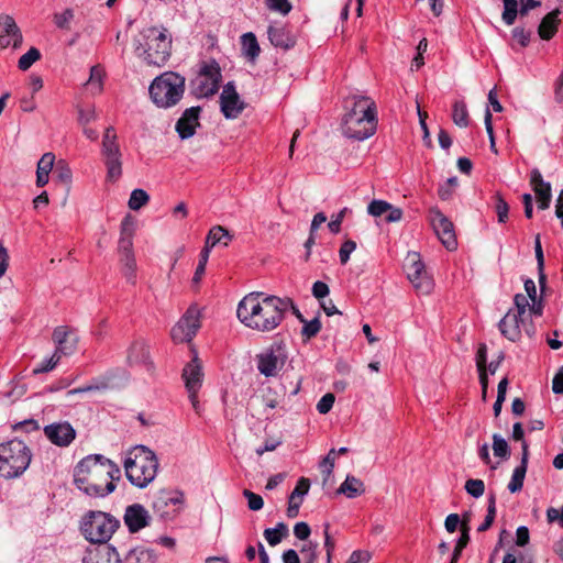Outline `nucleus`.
<instances>
[{
  "instance_id": "1",
  "label": "nucleus",
  "mask_w": 563,
  "mask_h": 563,
  "mask_svg": "<svg viewBox=\"0 0 563 563\" xmlns=\"http://www.w3.org/2000/svg\"><path fill=\"white\" fill-rule=\"evenodd\" d=\"M291 298L252 291L245 295L236 308V317L242 324L257 332L276 330L286 317V307Z\"/></svg>"
},
{
  "instance_id": "2",
  "label": "nucleus",
  "mask_w": 563,
  "mask_h": 563,
  "mask_svg": "<svg viewBox=\"0 0 563 563\" xmlns=\"http://www.w3.org/2000/svg\"><path fill=\"white\" fill-rule=\"evenodd\" d=\"M121 476L120 467L101 454L84 457L75 467L74 483L91 497H104L115 489L114 481Z\"/></svg>"
},
{
  "instance_id": "3",
  "label": "nucleus",
  "mask_w": 563,
  "mask_h": 563,
  "mask_svg": "<svg viewBox=\"0 0 563 563\" xmlns=\"http://www.w3.org/2000/svg\"><path fill=\"white\" fill-rule=\"evenodd\" d=\"M172 35L165 27L150 26L134 38V53L150 66L163 67L172 55Z\"/></svg>"
},
{
  "instance_id": "4",
  "label": "nucleus",
  "mask_w": 563,
  "mask_h": 563,
  "mask_svg": "<svg viewBox=\"0 0 563 563\" xmlns=\"http://www.w3.org/2000/svg\"><path fill=\"white\" fill-rule=\"evenodd\" d=\"M123 466L129 482L139 488H145L157 475L158 460L148 448L136 445L125 453Z\"/></svg>"
},
{
  "instance_id": "5",
  "label": "nucleus",
  "mask_w": 563,
  "mask_h": 563,
  "mask_svg": "<svg viewBox=\"0 0 563 563\" xmlns=\"http://www.w3.org/2000/svg\"><path fill=\"white\" fill-rule=\"evenodd\" d=\"M185 77L175 71H165L150 85L148 92L152 101L163 109L176 106L185 92Z\"/></svg>"
},
{
  "instance_id": "6",
  "label": "nucleus",
  "mask_w": 563,
  "mask_h": 563,
  "mask_svg": "<svg viewBox=\"0 0 563 563\" xmlns=\"http://www.w3.org/2000/svg\"><path fill=\"white\" fill-rule=\"evenodd\" d=\"M32 454L27 445L18 439L0 444V476L15 478L30 465Z\"/></svg>"
},
{
  "instance_id": "7",
  "label": "nucleus",
  "mask_w": 563,
  "mask_h": 563,
  "mask_svg": "<svg viewBox=\"0 0 563 563\" xmlns=\"http://www.w3.org/2000/svg\"><path fill=\"white\" fill-rule=\"evenodd\" d=\"M119 520L112 515L99 510H90L82 517L80 530L89 542L108 545L107 542L119 528Z\"/></svg>"
},
{
  "instance_id": "8",
  "label": "nucleus",
  "mask_w": 563,
  "mask_h": 563,
  "mask_svg": "<svg viewBox=\"0 0 563 563\" xmlns=\"http://www.w3.org/2000/svg\"><path fill=\"white\" fill-rule=\"evenodd\" d=\"M101 156L107 169L106 179L115 183L122 176V152L113 126L106 128L101 142Z\"/></svg>"
},
{
  "instance_id": "9",
  "label": "nucleus",
  "mask_w": 563,
  "mask_h": 563,
  "mask_svg": "<svg viewBox=\"0 0 563 563\" xmlns=\"http://www.w3.org/2000/svg\"><path fill=\"white\" fill-rule=\"evenodd\" d=\"M221 78V68L216 60L202 62L192 81L194 93L198 98L212 97L219 90Z\"/></svg>"
},
{
  "instance_id": "10",
  "label": "nucleus",
  "mask_w": 563,
  "mask_h": 563,
  "mask_svg": "<svg viewBox=\"0 0 563 563\" xmlns=\"http://www.w3.org/2000/svg\"><path fill=\"white\" fill-rule=\"evenodd\" d=\"M405 271L408 279L418 292L428 295L432 291L433 280L427 273L424 264L417 252H409L407 254Z\"/></svg>"
},
{
  "instance_id": "11",
  "label": "nucleus",
  "mask_w": 563,
  "mask_h": 563,
  "mask_svg": "<svg viewBox=\"0 0 563 563\" xmlns=\"http://www.w3.org/2000/svg\"><path fill=\"white\" fill-rule=\"evenodd\" d=\"M377 114L374 113L362 114L361 118L342 119L343 134L353 140L364 141L376 132Z\"/></svg>"
},
{
  "instance_id": "12",
  "label": "nucleus",
  "mask_w": 563,
  "mask_h": 563,
  "mask_svg": "<svg viewBox=\"0 0 563 563\" xmlns=\"http://www.w3.org/2000/svg\"><path fill=\"white\" fill-rule=\"evenodd\" d=\"M287 353L280 345L271 346L257 355V369L266 376H276L285 366Z\"/></svg>"
},
{
  "instance_id": "13",
  "label": "nucleus",
  "mask_w": 563,
  "mask_h": 563,
  "mask_svg": "<svg viewBox=\"0 0 563 563\" xmlns=\"http://www.w3.org/2000/svg\"><path fill=\"white\" fill-rule=\"evenodd\" d=\"M185 495L180 490H161L153 500L154 510L163 518H173L184 508Z\"/></svg>"
},
{
  "instance_id": "14",
  "label": "nucleus",
  "mask_w": 563,
  "mask_h": 563,
  "mask_svg": "<svg viewBox=\"0 0 563 563\" xmlns=\"http://www.w3.org/2000/svg\"><path fill=\"white\" fill-rule=\"evenodd\" d=\"M199 328V310L196 307H189L180 320L172 328L170 336L175 343L190 342Z\"/></svg>"
},
{
  "instance_id": "15",
  "label": "nucleus",
  "mask_w": 563,
  "mask_h": 563,
  "mask_svg": "<svg viewBox=\"0 0 563 563\" xmlns=\"http://www.w3.org/2000/svg\"><path fill=\"white\" fill-rule=\"evenodd\" d=\"M429 220L441 243L449 251L455 250L457 241L453 223L438 208L430 209Z\"/></svg>"
},
{
  "instance_id": "16",
  "label": "nucleus",
  "mask_w": 563,
  "mask_h": 563,
  "mask_svg": "<svg viewBox=\"0 0 563 563\" xmlns=\"http://www.w3.org/2000/svg\"><path fill=\"white\" fill-rule=\"evenodd\" d=\"M527 317L512 313L511 311L507 312L506 316L499 321V330L501 334L508 340L516 342L521 336V328L526 331L528 336H532L534 334V329L532 324H527Z\"/></svg>"
},
{
  "instance_id": "17",
  "label": "nucleus",
  "mask_w": 563,
  "mask_h": 563,
  "mask_svg": "<svg viewBox=\"0 0 563 563\" xmlns=\"http://www.w3.org/2000/svg\"><path fill=\"white\" fill-rule=\"evenodd\" d=\"M221 112L227 119H236L245 108V103L241 100L236 92L234 82L229 81L224 85L220 95Z\"/></svg>"
},
{
  "instance_id": "18",
  "label": "nucleus",
  "mask_w": 563,
  "mask_h": 563,
  "mask_svg": "<svg viewBox=\"0 0 563 563\" xmlns=\"http://www.w3.org/2000/svg\"><path fill=\"white\" fill-rule=\"evenodd\" d=\"M0 46L19 48L23 42V35L14 18L10 14H0Z\"/></svg>"
},
{
  "instance_id": "19",
  "label": "nucleus",
  "mask_w": 563,
  "mask_h": 563,
  "mask_svg": "<svg viewBox=\"0 0 563 563\" xmlns=\"http://www.w3.org/2000/svg\"><path fill=\"white\" fill-rule=\"evenodd\" d=\"M47 439L55 445L68 446L76 437V431L68 422H56L44 428Z\"/></svg>"
},
{
  "instance_id": "20",
  "label": "nucleus",
  "mask_w": 563,
  "mask_h": 563,
  "mask_svg": "<svg viewBox=\"0 0 563 563\" xmlns=\"http://www.w3.org/2000/svg\"><path fill=\"white\" fill-rule=\"evenodd\" d=\"M123 520L129 531L135 533L150 525L151 516L143 505L133 504L125 508Z\"/></svg>"
},
{
  "instance_id": "21",
  "label": "nucleus",
  "mask_w": 563,
  "mask_h": 563,
  "mask_svg": "<svg viewBox=\"0 0 563 563\" xmlns=\"http://www.w3.org/2000/svg\"><path fill=\"white\" fill-rule=\"evenodd\" d=\"M346 110L342 119L361 118L362 114L374 113L376 104L368 97L351 96L344 99Z\"/></svg>"
},
{
  "instance_id": "22",
  "label": "nucleus",
  "mask_w": 563,
  "mask_h": 563,
  "mask_svg": "<svg viewBox=\"0 0 563 563\" xmlns=\"http://www.w3.org/2000/svg\"><path fill=\"white\" fill-rule=\"evenodd\" d=\"M126 360L131 366L137 365L147 372H152L154 369L148 345L144 341L137 340L130 345Z\"/></svg>"
},
{
  "instance_id": "23",
  "label": "nucleus",
  "mask_w": 563,
  "mask_h": 563,
  "mask_svg": "<svg viewBox=\"0 0 563 563\" xmlns=\"http://www.w3.org/2000/svg\"><path fill=\"white\" fill-rule=\"evenodd\" d=\"M200 111V107H191L184 111L176 122V131L180 139L186 140L195 134L196 128L199 126Z\"/></svg>"
},
{
  "instance_id": "24",
  "label": "nucleus",
  "mask_w": 563,
  "mask_h": 563,
  "mask_svg": "<svg viewBox=\"0 0 563 563\" xmlns=\"http://www.w3.org/2000/svg\"><path fill=\"white\" fill-rule=\"evenodd\" d=\"M181 376L187 391H199L202 386L203 372L202 365L197 356L185 365Z\"/></svg>"
},
{
  "instance_id": "25",
  "label": "nucleus",
  "mask_w": 563,
  "mask_h": 563,
  "mask_svg": "<svg viewBox=\"0 0 563 563\" xmlns=\"http://www.w3.org/2000/svg\"><path fill=\"white\" fill-rule=\"evenodd\" d=\"M82 563H121V559L114 547L101 545L89 551L84 556Z\"/></svg>"
},
{
  "instance_id": "26",
  "label": "nucleus",
  "mask_w": 563,
  "mask_h": 563,
  "mask_svg": "<svg viewBox=\"0 0 563 563\" xmlns=\"http://www.w3.org/2000/svg\"><path fill=\"white\" fill-rule=\"evenodd\" d=\"M268 40L273 46L282 49H289L295 46L296 38L285 26L269 25L267 29Z\"/></svg>"
},
{
  "instance_id": "27",
  "label": "nucleus",
  "mask_w": 563,
  "mask_h": 563,
  "mask_svg": "<svg viewBox=\"0 0 563 563\" xmlns=\"http://www.w3.org/2000/svg\"><path fill=\"white\" fill-rule=\"evenodd\" d=\"M559 14L560 10L555 9L541 20L538 27V34L542 40L549 41L555 35L560 23Z\"/></svg>"
},
{
  "instance_id": "28",
  "label": "nucleus",
  "mask_w": 563,
  "mask_h": 563,
  "mask_svg": "<svg viewBox=\"0 0 563 563\" xmlns=\"http://www.w3.org/2000/svg\"><path fill=\"white\" fill-rule=\"evenodd\" d=\"M55 163V155L47 152L42 155L36 167V186L43 187L49 180V173L52 172Z\"/></svg>"
},
{
  "instance_id": "29",
  "label": "nucleus",
  "mask_w": 563,
  "mask_h": 563,
  "mask_svg": "<svg viewBox=\"0 0 563 563\" xmlns=\"http://www.w3.org/2000/svg\"><path fill=\"white\" fill-rule=\"evenodd\" d=\"M338 493L345 495L347 498H355L365 493L364 483L355 476L347 475L340 485Z\"/></svg>"
},
{
  "instance_id": "30",
  "label": "nucleus",
  "mask_w": 563,
  "mask_h": 563,
  "mask_svg": "<svg viewBox=\"0 0 563 563\" xmlns=\"http://www.w3.org/2000/svg\"><path fill=\"white\" fill-rule=\"evenodd\" d=\"M241 46L244 57H246L250 62H255L260 56L261 47L254 33H244L241 36Z\"/></svg>"
},
{
  "instance_id": "31",
  "label": "nucleus",
  "mask_w": 563,
  "mask_h": 563,
  "mask_svg": "<svg viewBox=\"0 0 563 563\" xmlns=\"http://www.w3.org/2000/svg\"><path fill=\"white\" fill-rule=\"evenodd\" d=\"M155 560L153 550L137 547L130 550L121 563H155Z\"/></svg>"
},
{
  "instance_id": "32",
  "label": "nucleus",
  "mask_w": 563,
  "mask_h": 563,
  "mask_svg": "<svg viewBox=\"0 0 563 563\" xmlns=\"http://www.w3.org/2000/svg\"><path fill=\"white\" fill-rule=\"evenodd\" d=\"M230 232L221 225L213 227L207 236L205 247H209V251L218 243H222L227 246L232 241Z\"/></svg>"
},
{
  "instance_id": "33",
  "label": "nucleus",
  "mask_w": 563,
  "mask_h": 563,
  "mask_svg": "<svg viewBox=\"0 0 563 563\" xmlns=\"http://www.w3.org/2000/svg\"><path fill=\"white\" fill-rule=\"evenodd\" d=\"M68 334L69 332L66 327H57L53 332V341L56 344L55 352H58L60 356L70 354L74 351V345H67Z\"/></svg>"
},
{
  "instance_id": "34",
  "label": "nucleus",
  "mask_w": 563,
  "mask_h": 563,
  "mask_svg": "<svg viewBox=\"0 0 563 563\" xmlns=\"http://www.w3.org/2000/svg\"><path fill=\"white\" fill-rule=\"evenodd\" d=\"M534 253H536V260H537V268H538V279L539 285L541 288V291L544 290L547 285V275L544 273V255L543 250L540 241V234H537L534 239Z\"/></svg>"
},
{
  "instance_id": "35",
  "label": "nucleus",
  "mask_w": 563,
  "mask_h": 563,
  "mask_svg": "<svg viewBox=\"0 0 563 563\" xmlns=\"http://www.w3.org/2000/svg\"><path fill=\"white\" fill-rule=\"evenodd\" d=\"M121 272L125 279L131 283H136V261L134 254L120 255Z\"/></svg>"
},
{
  "instance_id": "36",
  "label": "nucleus",
  "mask_w": 563,
  "mask_h": 563,
  "mask_svg": "<svg viewBox=\"0 0 563 563\" xmlns=\"http://www.w3.org/2000/svg\"><path fill=\"white\" fill-rule=\"evenodd\" d=\"M104 75L106 71L101 65H95L90 68V76L86 85L90 88L92 93L102 91Z\"/></svg>"
},
{
  "instance_id": "37",
  "label": "nucleus",
  "mask_w": 563,
  "mask_h": 563,
  "mask_svg": "<svg viewBox=\"0 0 563 563\" xmlns=\"http://www.w3.org/2000/svg\"><path fill=\"white\" fill-rule=\"evenodd\" d=\"M288 534V527L284 522H278L275 528L264 530V537L269 545L275 547Z\"/></svg>"
},
{
  "instance_id": "38",
  "label": "nucleus",
  "mask_w": 563,
  "mask_h": 563,
  "mask_svg": "<svg viewBox=\"0 0 563 563\" xmlns=\"http://www.w3.org/2000/svg\"><path fill=\"white\" fill-rule=\"evenodd\" d=\"M530 185L536 194V197L547 195V187L548 192H551L550 183L543 180V177L538 168H533L530 173Z\"/></svg>"
},
{
  "instance_id": "39",
  "label": "nucleus",
  "mask_w": 563,
  "mask_h": 563,
  "mask_svg": "<svg viewBox=\"0 0 563 563\" xmlns=\"http://www.w3.org/2000/svg\"><path fill=\"white\" fill-rule=\"evenodd\" d=\"M452 120L460 128H466L468 125V111L464 101L457 100L454 102Z\"/></svg>"
},
{
  "instance_id": "40",
  "label": "nucleus",
  "mask_w": 563,
  "mask_h": 563,
  "mask_svg": "<svg viewBox=\"0 0 563 563\" xmlns=\"http://www.w3.org/2000/svg\"><path fill=\"white\" fill-rule=\"evenodd\" d=\"M527 468L523 465H518L511 475L510 482L508 483V490L512 494L518 493L523 487V482L527 473Z\"/></svg>"
},
{
  "instance_id": "41",
  "label": "nucleus",
  "mask_w": 563,
  "mask_h": 563,
  "mask_svg": "<svg viewBox=\"0 0 563 563\" xmlns=\"http://www.w3.org/2000/svg\"><path fill=\"white\" fill-rule=\"evenodd\" d=\"M302 324L303 327L301 329V336L303 341H309L310 339L314 338L322 328L321 321L318 317L310 321L305 320Z\"/></svg>"
},
{
  "instance_id": "42",
  "label": "nucleus",
  "mask_w": 563,
  "mask_h": 563,
  "mask_svg": "<svg viewBox=\"0 0 563 563\" xmlns=\"http://www.w3.org/2000/svg\"><path fill=\"white\" fill-rule=\"evenodd\" d=\"M495 517H496V497H495V495L492 494L488 498L486 517H485L484 521L477 528V531L484 532V531L488 530L492 527V525L495 520Z\"/></svg>"
},
{
  "instance_id": "43",
  "label": "nucleus",
  "mask_w": 563,
  "mask_h": 563,
  "mask_svg": "<svg viewBox=\"0 0 563 563\" xmlns=\"http://www.w3.org/2000/svg\"><path fill=\"white\" fill-rule=\"evenodd\" d=\"M150 200L148 194L143 189H134L129 199V208L131 210H139L145 206Z\"/></svg>"
},
{
  "instance_id": "44",
  "label": "nucleus",
  "mask_w": 563,
  "mask_h": 563,
  "mask_svg": "<svg viewBox=\"0 0 563 563\" xmlns=\"http://www.w3.org/2000/svg\"><path fill=\"white\" fill-rule=\"evenodd\" d=\"M503 2H504V12L501 15L503 21L507 25H512L515 23L517 14L519 13L518 2H517V0H503Z\"/></svg>"
},
{
  "instance_id": "45",
  "label": "nucleus",
  "mask_w": 563,
  "mask_h": 563,
  "mask_svg": "<svg viewBox=\"0 0 563 563\" xmlns=\"http://www.w3.org/2000/svg\"><path fill=\"white\" fill-rule=\"evenodd\" d=\"M494 199L498 222L506 223L508 220L509 205L499 192L495 194Z\"/></svg>"
},
{
  "instance_id": "46",
  "label": "nucleus",
  "mask_w": 563,
  "mask_h": 563,
  "mask_svg": "<svg viewBox=\"0 0 563 563\" xmlns=\"http://www.w3.org/2000/svg\"><path fill=\"white\" fill-rule=\"evenodd\" d=\"M41 58V53L36 47H31L23 54L18 62V67L21 70H27L36 60Z\"/></svg>"
},
{
  "instance_id": "47",
  "label": "nucleus",
  "mask_w": 563,
  "mask_h": 563,
  "mask_svg": "<svg viewBox=\"0 0 563 563\" xmlns=\"http://www.w3.org/2000/svg\"><path fill=\"white\" fill-rule=\"evenodd\" d=\"M493 451L495 456L501 459H508L510 455V450L507 441L499 434L493 435Z\"/></svg>"
},
{
  "instance_id": "48",
  "label": "nucleus",
  "mask_w": 563,
  "mask_h": 563,
  "mask_svg": "<svg viewBox=\"0 0 563 563\" xmlns=\"http://www.w3.org/2000/svg\"><path fill=\"white\" fill-rule=\"evenodd\" d=\"M468 541H470L468 528L463 523L462 525V534L459 538L457 543L454 548L450 563H457L460 555H461L463 549L467 545Z\"/></svg>"
},
{
  "instance_id": "49",
  "label": "nucleus",
  "mask_w": 563,
  "mask_h": 563,
  "mask_svg": "<svg viewBox=\"0 0 563 563\" xmlns=\"http://www.w3.org/2000/svg\"><path fill=\"white\" fill-rule=\"evenodd\" d=\"M74 19L73 9H66L60 13L54 14V23L58 29L70 30V22Z\"/></svg>"
},
{
  "instance_id": "50",
  "label": "nucleus",
  "mask_w": 563,
  "mask_h": 563,
  "mask_svg": "<svg viewBox=\"0 0 563 563\" xmlns=\"http://www.w3.org/2000/svg\"><path fill=\"white\" fill-rule=\"evenodd\" d=\"M209 253H210L209 247H203V250L201 251L199 263L196 267V272L192 277V283H195V284L200 283L202 275L205 274V271H206V265H207V262L209 258Z\"/></svg>"
},
{
  "instance_id": "51",
  "label": "nucleus",
  "mask_w": 563,
  "mask_h": 563,
  "mask_svg": "<svg viewBox=\"0 0 563 563\" xmlns=\"http://www.w3.org/2000/svg\"><path fill=\"white\" fill-rule=\"evenodd\" d=\"M335 449H331L327 456L320 463L321 471L324 475V481H327L332 475L335 462Z\"/></svg>"
},
{
  "instance_id": "52",
  "label": "nucleus",
  "mask_w": 563,
  "mask_h": 563,
  "mask_svg": "<svg viewBox=\"0 0 563 563\" xmlns=\"http://www.w3.org/2000/svg\"><path fill=\"white\" fill-rule=\"evenodd\" d=\"M265 3L271 11L278 12L283 15L288 14L292 8L288 0H265Z\"/></svg>"
},
{
  "instance_id": "53",
  "label": "nucleus",
  "mask_w": 563,
  "mask_h": 563,
  "mask_svg": "<svg viewBox=\"0 0 563 563\" xmlns=\"http://www.w3.org/2000/svg\"><path fill=\"white\" fill-rule=\"evenodd\" d=\"M60 357L62 356L60 354H58V352H54V354L48 360H45L41 365L36 366L33 369V374L38 375L54 369L58 362L60 361Z\"/></svg>"
},
{
  "instance_id": "54",
  "label": "nucleus",
  "mask_w": 563,
  "mask_h": 563,
  "mask_svg": "<svg viewBox=\"0 0 563 563\" xmlns=\"http://www.w3.org/2000/svg\"><path fill=\"white\" fill-rule=\"evenodd\" d=\"M391 209V205L385 200H373L368 207L367 212L373 217H380Z\"/></svg>"
},
{
  "instance_id": "55",
  "label": "nucleus",
  "mask_w": 563,
  "mask_h": 563,
  "mask_svg": "<svg viewBox=\"0 0 563 563\" xmlns=\"http://www.w3.org/2000/svg\"><path fill=\"white\" fill-rule=\"evenodd\" d=\"M465 490L471 496L479 498L485 492V484L482 479H467L465 483Z\"/></svg>"
},
{
  "instance_id": "56",
  "label": "nucleus",
  "mask_w": 563,
  "mask_h": 563,
  "mask_svg": "<svg viewBox=\"0 0 563 563\" xmlns=\"http://www.w3.org/2000/svg\"><path fill=\"white\" fill-rule=\"evenodd\" d=\"M243 496L247 499V506L251 510L257 511L261 510L264 506V500L262 496L249 490H243Z\"/></svg>"
},
{
  "instance_id": "57",
  "label": "nucleus",
  "mask_w": 563,
  "mask_h": 563,
  "mask_svg": "<svg viewBox=\"0 0 563 563\" xmlns=\"http://www.w3.org/2000/svg\"><path fill=\"white\" fill-rule=\"evenodd\" d=\"M512 38L517 41L521 47H526L530 43L531 32L525 30L523 27H515L511 31Z\"/></svg>"
},
{
  "instance_id": "58",
  "label": "nucleus",
  "mask_w": 563,
  "mask_h": 563,
  "mask_svg": "<svg viewBox=\"0 0 563 563\" xmlns=\"http://www.w3.org/2000/svg\"><path fill=\"white\" fill-rule=\"evenodd\" d=\"M55 174L58 180L62 181L63 184H69L71 180V170L68 167V165L63 161H59L57 163Z\"/></svg>"
},
{
  "instance_id": "59",
  "label": "nucleus",
  "mask_w": 563,
  "mask_h": 563,
  "mask_svg": "<svg viewBox=\"0 0 563 563\" xmlns=\"http://www.w3.org/2000/svg\"><path fill=\"white\" fill-rule=\"evenodd\" d=\"M356 249V243L352 240L345 241L339 251L340 262L341 264H346L350 260L351 253H353Z\"/></svg>"
},
{
  "instance_id": "60",
  "label": "nucleus",
  "mask_w": 563,
  "mask_h": 563,
  "mask_svg": "<svg viewBox=\"0 0 563 563\" xmlns=\"http://www.w3.org/2000/svg\"><path fill=\"white\" fill-rule=\"evenodd\" d=\"M135 220L132 216L128 214L121 222V234L120 236L133 238L135 232Z\"/></svg>"
},
{
  "instance_id": "61",
  "label": "nucleus",
  "mask_w": 563,
  "mask_h": 563,
  "mask_svg": "<svg viewBox=\"0 0 563 563\" xmlns=\"http://www.w3.org/2000/svg\"><path fill=\"white\" fill-rule=\"evenodd\" d=\"M334 400L335 397L333 394L328 393L323 395L317 404V410L322 415L328 413L332 409Z\"/></svg>"
},
{
  "instance_id": "62",
  "label": "nucleus",
  "mask_w": 563,
  "mask_h": 563,
  "mask_svg": "<svg viewBox=\"0 0 563 563\" xmlns=\"http://www.w3.org/2000/svg\"><path fill=\"white\" fill-rule=\"evenodd\" d=\"M97 119V113L93 107L78 110V122L81 125H87Z\"/></svg>"
},
{
  "instance_id": "63",
  "label": "nucleus",
  "mask_w": 563,
  "mask_h": 563,
  "mask_svg": "<svg viewBox=\"0 0 563 563\" xmlns=\"http://www.w3.org/2000/svg\"><path fill=\"white\" fill-rule=\"evenodd\" d=\"M529 298L522 294H517L514 298V302L517 311L515 313L527 317V308L529 307Z\"/></svg>"
},
{
  "instance_id": "64",
  "label": "nucleus",
  "mask_w": 563,
  "mask_h": 563,
  "mask_svg": "<svg viewBox=\"0 0 563 563\" xmlns=\"http://www.w3.org/2000/svg\"><path fill=\"white\" fill-rule=\"evenodd\" d=\"M371 554L368 551L356 550L353 551L345 563H368Z\"/></svg>"
}]
</instances>
